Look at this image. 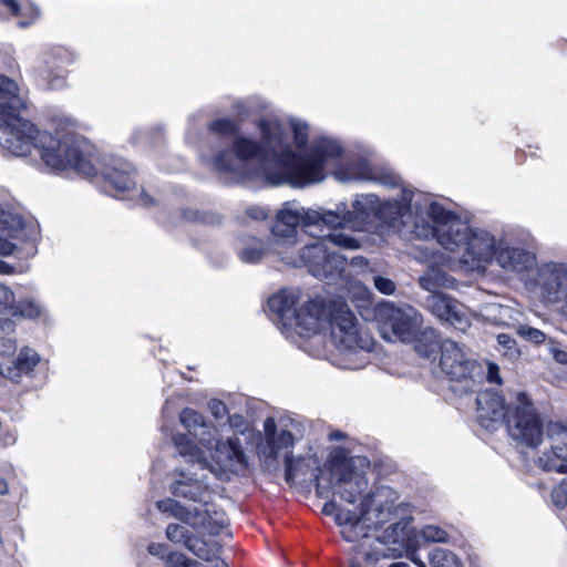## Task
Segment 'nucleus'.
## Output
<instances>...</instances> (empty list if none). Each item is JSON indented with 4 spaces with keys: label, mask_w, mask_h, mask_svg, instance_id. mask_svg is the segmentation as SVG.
I'll return each mask as SVG.
<instances>
[{
    "label": "nucleus",
    "mask_w": 567,
    "mask_h": 567,
    "mask_svg": "<svg viewBox=\"0 0 567 567\" xmlns=\"http://www.w3.org/2000/svg\"><path fill=\"white\" fill-rule=\"evenodd\" d=\"M486 379L491 383L501 384L499 371L496 364L491 362L487 364Z\"/></svg>",
    "instance_id": "obj_46"
},
{
    "label": "nucleus",
    "mask_w": 567,
    "mask_h": 567,
    "mask_svg": "<svg viewBox=\"0 0 567 567\" xmlns=\"http://www.w3.org/2000/svg\"><path fill=\"white\" fill-rule=\"evenodd\" d=\"M517 333L525 340L535 344H540L546 339V334L543 331L525 324H522L517 328Z\"/></svg>",
    "instance_id": "obj_39"
},
{
    "label": "nucleus",
    "mask_w": 567,
    "mask_h": 567,
    "mask_svg": "<svg viewBox=\"0 0 567 567\" xmlns=\"http://www.w3.org/2000/svg\"><path fill=\"white\" fill-rule=\"evenodd\" d=\"M157 508L171 513L176 519L189 525L198 533L217 535L228 525V519L210 501L200 505L184 506L174 499L157 502Z\"/></svg>",
    "instance_id": "obj_12"
},
{
    "label": "nucleus",
    "mask_w": 567,
    "mask_h": 567,
    "mask_svg": "<svg viewBox=\"0 0 567 567\" xmlns=\"http://www.w3.org/2000/svg\"><path fill=\"white\" fill-rule=\"evenodd\" d=\"M14 302L13 292L7 286L0 284V313L10 316Z\"/></svg>",
    "instance_id": "obj_41"
},
{
    "label": "nucleus",
    "mask_w": 567,
    "mask_h": 567,
    "mask_svg": "<svg viewBox=\"0 0 567 567\" xmlns=\"http://www.w3.org/2000/svg\"><path fill=\"white\" fill-rule=\"evenodd\" d=\"M341 437H343V434L340 432L331 434V439L333 440H340Z\"/></svg>",
    "instance_id": "obj_54"
},
{
    "label": "nucleus",
    "mask_w": 567,
    "mask_h": 567,
    "mask_svg": "<svg viewBox=\"0 0 567 567\" xmlns=\"http://www.w3.org/2000/svg\"><path fill=\"white\" fill-rule=\"evenodd\" d=\"M420 192L404 189L400 200H388L383 204L379 203V198L373 194L361 195L352 203V209H348L346 203H339L334 209H328V213L337 215L338 221L328 223V227L344 231L350 227L355 231L369 230L372 218L389 225V227L400 230L402 227H411L414 233V223L416 217V208L414 199Z\"/></svg>",
    "instance_id": "obj_6"
},
{
    "label": "nucleus",
    "mask_w": 567,
    "mask_h": 567,
    "mask_svg": "<svg viewBox=\"0 0 567 567\" xmlns=\"http://www.w3.org/2000/svg\"><path fill=\"white\" fill-rule=\"evenodd\" d=\"M564 357H566V353H563V355H560V358H558V361H561V359H564Z\"/></svg>",
    "instance_id": "obj_57"
},
{
    "label": "nucleus",
    "mask_w": 567,
    "mask_h": 567,
    "mask_svg": "<svg viewBox=\"0 0 567 567\" xmlns=\"http://www.w3.org/2000/svg\"><path fill=\"white\" fill-rule=\"evenodd\" d=\"M419 285L426 291L437 293L441 288L451 289L456 286V280L443 271L440 267L431 265L419 278Z\"/></svg>",
    "instance_id": "obj_30"
},
{
    "label": "nucleus",
    "mask_w": 567,
    "mask_h": 567,
    "mask_svg": "<svg viewBox=\"0 0 567 567\" xmlns=\"http://www.w3.org/2000/svg\"><path fill=\"white\" fill-rule=\"evenodd\" d=\"M0 90H4L7 93H12L17 90V82L7 76L0 75Z\"/></svg>",
    "instance_id": "obj_47"
},
{
    "label": "nucleus",
    "mask_w": 567,
    "mask_h": 567,
    "mask_svg": "<svg viewBox=\"0 0 567 567\" xmlns=\"http://www.w3.org/2000/svg\"><path fill=\"white\" fill-rule=\"evenodd\" d=\"M413 341H415L416 352L423 358H435L437 350L441 351L442 342L440 341L436 331L432 328H427L422 331Z\"/></svg>",
    "instance_id": "obj_33"
},
{
    "label": "nucleus",
    "mask_w": 567,
    "mask_h": 567,
    "mask_svg": "<svg viewBox=\"0 0 567 567\" xmlns=\"http://www.w3.org/2000/svg\"><path fill=\"white\" fill-rule=\"evenodd\" d=\"M0 8L19 18L21 28L30 25L38 17V9L29 0H0Z\"/></svg>",
    "instance_id": "obj_31"
},
{
    "label": "nucleus",
    "mask_w": 567,
    "mask_h": 567,
    "mask_svg": "<svg viewBox=\"0 0 567 567\" xmlns=\"http://www.w3.org/2000/svg\"><path fill=\"white\" fill-rule=\"evenodd\" d=\"M431 567H463L460 558L452 551L444 548H434L429 554Z\"/></svg>",
    "instance_id": "obj_34"
},
{
    "label": "nucleus",
    "mask_w": 567,
    "mask_h": 567,
    "mask_svg": "<svg viewBox=\"0 0 567 567\" xmlns=\"http://www.w3.org/2000/svg\"><path fill=\"white\" fill-rule=\"evenodd\" d=\"M369 467L370 461L365 456H350L341 447L331 452L316 477L317 494L320 497H332L322 507L326 515H334L337 522L340 509L359 512L363 507H372L370 498L375 488L365 493L368 481L364 474Z\"/></svg>",
    "instance_id": "obj_5"
},
{
    "label": "nucleus",
    "mask_w": 567,
    "mask_h": 567,
    "mask_svg": "<svg viewBox=\"0 0 567 567\" xmlns=\"http://www.w3.org/2000/svg\"><path fill=\"white\" fill-rule=\"evenodd\" d=\"M409 558H410V559H411L415 565H417L419 567H426V566H425V564H424L422 560H420V559H417V558L415 557V554H414V553L410 554V555H409Z\"/></svg>",
    "instance_id": "obj_52"
},
{
    "label": "nucleus",
    "mask_w": 567,
    "mask_h": 567,
    "mask_svg": "<svg viewBox=\"0 0 567 567\" xmlns=\"http://www.w3.org/2000/svg\"><path fill=\"white\" fill-rule=\"evenodd\" d=\"M308 461L302 457L295 458L292 455H286L285 478L292 483L297 477L303 474V467Z\"/></svg>",
    "instance_id": "obj_35"
},
{
    "label": "nucleus",
    "mask_w": 567,
    "mask_h": 567,
    "mask_svg": "<svg viewBox=\"0 0 567 567\" xmlns=\"http://www.w3.org/2000/svg\"><path fill=\"white\" fill-rule=\"evenodd\" d=\"M185 218L190 221L195 223H204V224H215L218 221V217L206 212H198V210H186Z\"/></svg>",
    "instance_id": "obj_43"
},
{
    "label": "nucleus",
    "mask_w": 567,
    "mask_h": 567,
    "mask_svg": "<svg viewBox=\"0 0 567 567\" xmlns=\"http://www.w3.org/2000/svg\"><path fill=\"white\" fill-rule=\"evenodd\" d=\"M296 426L289 417H267L264 422L265 440L258 446L259 455L264 458H276L280 453H285V456L290 454Z\"/></svg>",
    "instance_id": "obj_16"
},
{
    "label": "nucleus",
    "mask_w": 567,
    "mask_h": 567,
    "mask_svg": "<svg viewBox=\"0 0 567 567\" xmlns=\"http://www.w3.org/2000/svg\"><path fill=\"white\" fill-rule=\"evenodd\" d=\"M370 503L371 508L340 509L337 515L343 539L355 543L350 567H370L382 558H399L408 548L412 518L406 514L408 505L399 501L396 491L378 486Z\"/></svg>",
    "instance_id": "obj_2"
},
{
    "label": "nucleus",
    "mask_w": 567,
    "mask_h": 567,
    "mask_svg": "<svg viewBox=\"0 0 567 567\" xmlns=\"http://www.w3.org/2000/svg\"><path fill=\"white\" fill-rule=\"evenodd\" d=\"M189 465L187 468L177 471L178 478L172 483V492L177 497H183L192 501L193 505H200L210 501L212 493L208 483L206 482L207 475L205 472L198 474L200 471L184 458Z\"/></svg>",
    "instance_id": "obj_17"
},
{
    "label": "nucleus",
    "mask_w": 567,
    "mask_h": 567,
    "mask_svg": "<svg viewBox=\"0 0 567 567\" xmlns=\"http://www.w3.org/2000/svg\"><path fill=\"white\" fill-rule=\"evenodd\" d=\"M178 454L186 458L193 467H198L200 472H209L216 477H223L228 473H236L247 466L246 455L240 446L238 437H228L223 442L216 432V441L213 444L212 457L214 464L209 463L193 441L186 434H176L173 437Z\"/></svg>",
    "instance_id": "obj_9"
},
{
    "label": "nucleus",
    "mask_w": 567,
    "mask_h": 567,
    "mask_svg": "<svg viewBox=\"0 0 567 567\" xmlns=\"http://www.w3.org/2000/svg\"><path fill=\"white\" fill-rule=\"evenodd\" d=\"M328 328L336 347L344 357V368L357 370L364 367L373 349V338L359 327L355 316L342 299L330 300Z\"/></svg>",
    "instance_id": "obj_8"
},
{
    "label": "nucleus",
    "mask_w": 567,
    "mask_h": 567,
    "mask_svg": "<svg viewBox=\"0 0 567 567\" xmlns=\"http://www.w3.org/2000/svg\"><path fill=\"white\" fill-rule=\"evenodd\" d=\"M64 85V79L62 76H59L52 81H50V86L52 89H59V87H62Z\"/></svg>",
    "instance_id": "obj_51"
},
{
    "label": "nucleus",
    "mask_w": 567,
    "mask_h": 567,
    "mask_svg": "<svg viewBox=\"0 0 567 567\" xmlns=\"http://www.w3.org/2000/svg\"><path fill=\"white\" fill-rule=\"evenodd\" d=\"M93 159L96 166V171L92 175H80L91 178L97 174H102L104 179L118 193L124 194L128 192L134 185L135 181L133 177V167L130 163L122 158H112L110 163L103 164L97 155L96 148L94 147Z\"/></svg>",
    "instance_id": "obj_21"
},
{
    "label": "nucleus",
    "mask_w": 567,
    "mask_h": 567,
    "mask_svg": "<svg viewBox=\"0 0 567 567\" xmlns=\"http://www.w3.org/2000/svg\"><path fill=\"white\" fill-rule=\"evenodd\" d=\"M564 357H566V353H563V355H560V358H558V361H561V359H564Z\"/></svg>",
    "instance_id": "obj_55"
},
{
    "label": "nucleus",
    "mask_w": 567,
    "mask_h": 567,
    "mask_svg": "<svg viewBox=\"0 0 567 567\" xmlns=\"http://www.w3.org/2000/svg\"><path fill=\"white\" fill-rule=\"evenodd\" d=\"M260 143L237 136L233 151L217 154L212 167L234 181L262 176L271 185L289 184L305 187L326 178L327 168L342 155L340 143L329 136L313 138L309 145V126L291 118L288 124L278 118L258 123Z\"/></svg>",
    "instance_id": "obj_1"
},
{
    "label": "nucleus",
    "mask_w": 567,
    "mask_h": 567,
    "mask_svg": "<svg viewBox=\"0 0 567 567\" xmlns=\"http://www.w3.org/2000/svg\"><path fill=\"white\" fill-rule=\"evenodd\" d=\"M208 408L216 419H221L227 414V408L225 403L219 400H210Z\"/></svg>",
    "instance_id": "obj_45"
},
{
    "label": "nucleus",
    "mask_w": 567,
    "mask_h": 567,
    "mask_svg": "<svg viewBox=\"0 0 567 567\" xmlns=\"http://www.w3.org/2000/svg\"><path fill=\"white\" fill-rule=\"evenodd\" d=\"M338 221L337 215L326 208L306 209L298 202H287L278 210L272 226V249L285 262L287 255H295L298 244V226H310Z\"/></svg>",
    "instance_id": "obj_10"
},
{
    "label": "nucleus",
    "mask_w": 567,
    "mask_h": 567,
    "mask_svg": "<svg viewBox=\"0 0 567 567\" xmlns=\"http://www.w3.org/2000/svg\"><path fill=\"white\" fill-rule=\"evenodd\" d=\"M248 216L256 220H262L267 218V213L264 208L260 207H251L247 210Z\"/></svg>",
    "instance_id": "obj_48"
},
{
    "label": "nucleus",
    "mask_w": 567,
    "mask_h": 567,
    "mask_svg": "<svg viewBox=\"0 0 567 567\" xmlns=\"http://www.w3.org/2000/svg\"><path fill=\"white\" fill-rule=\"evenodd\" d=\"M10 195L6 189H0V255H11L16 248L13 240L20 238L23 229L22 218L13 213L10 207ZM8 265L0 260V271H7Z\"/></svg>",
    "instance_id": "obj_18"
},
{
    "label": "nucleus",
    "mask_w": 567,
    "mask_h": 567,
    "mask_svg": "<svg viewBox=\"0 0 567 567\" xmlns=\"http://www.w3.org/2000/svg\"><path fill=\"white\" fill-rule=\"evenodd\" d=\"M39 354L30 349H21L17 359L12 362V365L0 368V373L12 381H19L24 374H29L34 367L39 363Z\"/></svg>",
    "instance_id": "obj_29"
},
{
    "label": "nucleus",
    "mask_w": 567,
    "mask_h": 567,
    "mask_svg": "<svg viewBox=\"0 0 567 567\" xmlns=\"http://www.w3.org/2000/svg\"><path fill=\"white\" fill-rule=\"evenodd\" d=\"M25 94L0 90V145L14 156H27L38 148L44 165L54 172L92 175L96 171L94 145L72 134L53 136L17 114L27 107Z\"/></svg>",
    "instance_id": "obj_3"
},
{
    "label": "nucleus",
    "mask_w": 567,
    "mask_h": 567,
    "mask_svg": "<svg viewBox=\"0 0 567 567\" xmlns=\"http://www.w3.org/2000/svg\"><path fill=\"white\" fill-rule=\"evenodd\" d=\"M336 177L341 182L369 181L379 182L384 186H396L400 178L392 172L375 168L364 158H355L336 171Z\"/></svg>",
    "instance_id": "obj_19"
},
{
    "label": "nucleus",
    "mask_w": 567,
    "mask_h": 567,
    "mask_svg": "<svg viewBox=\"0 0 567 567\" xmlns=\"http://www.w3.org/2000/svg\"><path fill=\"white\" fill-rule=\"evenodd\" d=\"M497 343L499 346V351L509 359H515L519 355V350L517 348L516 341L508 334L501 333L497 336Z\"/></svg>",
    "instance_id": "obj_37"
},
{
    "label": "nucleus",
    "mask_w": 567,
    "mask_h": 567,
    "mask_svg": "<svg viewBox=\"0 0 567 567\" xmlns=\"http://www.w3.org/2000/svg\"><path fill=\"white\" fill-rule=\"evenodd\" d=\"M414 206L417 212L414 223L416 237H435L444 249L458 254L460 262L468 270L483 269L491 262L497 247L494 235L488 230L471 227L426 195H417Z\"/></svg>",
    "instance_id": "obj_4"
},
{
    "label": "nucleus",
    "mask_w": 567,
    "mask_h": 567,
    "mask_svg": "<svg viewBox=\"0 0 567 567\" xmlns=\"http://www.w3.org/2000/svg\"><path fill=\"white\" fill-rule=\"evenodd\" d=\"M476 406L477 421L487 431L501 427L508 416L504 399L494 390L481 391L476 398Z\"/></svg>",
    "instance_id": "obj_22"
},
{
    "label": "nucleus",
    "mask_w": 567,
    "mask_h": 567,
    "mask_svg": "<svg viewBox=\"0 0 567 567\" xmlns=\"http://www.w3.org/2000/svg\"><path fill=\"white\" fill-rule=\"evenodd\" d=\"M505 423L508 435L520 444L535 447L542 441L543 424L524 393H518L516 401L509 404Z\"/></svg>",
    "instance_id": "obj_15"
},
{
    "label": "nucleus",
    "mask_w": 567,
    "mask_h": 567,
    "mask_svg": "<svg viewBox=\"0 0 567 567\" xmlns=\"http://www.w3.org/2000/svg\"><path fill=\"white\" fill-rule=\"evenodd\" d=\"M542 296L549 302H564L567 307V266L564 264L544 265L538 272Z\"/></svg>",
    "instance_id": "obj_24"
},
{
    "label": "nucleus",
    "mask_w": 567,
    "mask_h": 567,
    "mask_svg": "<svg viewBox=\"0 0 567 567\" xmlns=\"http://www.w3.org/2000/svg\"><path fill=\"white\" fill-rule=\"evenodd\" d=\"M547 437L550 441V451L538 457V466L544 471L567 473V426L557 422L549 423ZM551 501L559 508L567 505V478L553 488Z\"/></svg>",
    "instance_id": "obj_13"
},
{
    "label": "nucleus",
    "mask_w": 567,
    "mask_h": 567,
    "mask_svg": "<svg viewBox=\"0 0 567 567\" xmlns=\"http://www.w3.org/2000/svg\"><path fill=\"white\" fill-rule=\"evenodd\" d=\"M301 292L299 289H282L268 299V308L279 319L288 324L292 323L297 313L296 305L299 301Z\"/></svg>",
    "instance_id": "obj_28"
},
{
    "label": "nucleus",
    "mask_w": 567,
    "mask_h": 567,
    "mask_svg": "<svg viewBox=\"0 0 567 567\" xmlns=\"http://www.w3.org/2000/svg\"><path fill=\"white\" fill-rule=\"evenodd\" d=\"M41 313V308L38 303L32 300L20 301L19 303L13 305L12 311L10 316L12 317H23L28 319H32L38 317Z\"/></svg>",
    "instance_id": "obj_36"
},
{
    "label": "nucleus",
    "mask_w": 567,
    "mask_h": 567,
    "mask_svg": "<svg viewBox=\"0 0 567 567\" xmlns=\"http://www.w3.org/2000/svg\"><path fill=\"white\" fill-rule=\"evenodd\" d=\"M274 251L272 243L266 245L258 238H248L243 243V247L238 251L241 261L246 264H255L260 261L268 251Z\"/></svg>",
    "instance_id": "obj_32"
},
{
    "label": "nucleus",
    "mask_w": 567,
    "mask_h": 567,
    "mask_svg": "<svg viewBox=\"0 0 567 567\" xmlns=\"http://www.w3.org/2000/svg\"><path fill=\"white\" fill-rule=\"evenodd\" d=\"M374 286L381 293L384 295H392L395 291V284L391 279L384 278L382 276L374 277Z\"/></svg>",
    "instance_id": "obj_44"
},
{
    "label": "nucleus",
    "mask_w": 567,
    "mask_h": 567,
    "mask_svg": "<svg viewBox=\"0 0 567 567\" xmlns=\"http://www.w3.org/2000/svg\"><path fill=\"white\" fill-rule=\"evenodd\" d=\"M166 564L168 567H199L196 560L188 558L182 553H171L166 557Z\"/></svg>",
    "instance_id": "obj_40"
},
{
    "label": "nucleus",
    "mask_w": 567,
    "mask_h": 567,
    "mask_svg": "<svg viewBox=\"0 0 567 567\" xmlns=\"http://www.w3.org/2000/svg\"><path fill=\"white\" fill-rule=\"evenodd\" d=\"M354 250L360 248V239L346 231L333 229L320 239L302 246L297 254L287 255L285 262L293 267L305 266L309 272L322 280H333L341 276L346 267V258L330 251L328 245Z\"/></svg>",
    "instance_id": "obj_7"
},
{
    "label": "nucleus",
    "mask_w": 567,
    "mask_h": 567,
    "mask_svg": "<svg viewBox=\"0 0 567 567\" xmlns=\"http://www.w3.org/2000/svg\"><path fill=\"white\" fill-rule=\"evenodd\" d=\"M494 257L501 268L514 274L528 271L536 265L534 254L522 247L503 243L498 244Z\"/></svg>",
    "instance_id": "obj_26"
},
{
    "label": "nucleus",
    "mask_w": 567,
    "mask_h": 567,
    "mask_svg": "<svg viewBox=\"0 0 567 567\" xmlns=\"http://www.w3.org/2000/svg\"><path fill=\"white\" fill-rule=\"evenodd\" d=\"M564 357H566V353H563V355H560V358H558V361H561V359H564Z\"/></svg>",
    "instance_id": "obj_56"
},
{
    "label": "nucleus",
    "mask_w": 567,
    "mask_h": 567,
    "mask_svg": "<svg viewBox=\"0 0 567 567\" xmlns=\"http://www.w3.org/2000/svg\"><path fill=\"white\" fill-rule=\"evenodd\" d=\"M330 317V300L316 298L303 303L295 315L292 322L302 336L317 334L328 329Z\"/></svg>",
    "instance_id": "obj_20"
},
{
    "label": "nucleus",
    "mask_w": 567,
    "mask_h": 567,
    "mask_svg": "<svg viewBox=\"0 0 567 567\" xmlns=\"http://www.w3.org/2000/svg\"><path fill=\"white\" fill-rule=\"evenodd\" d=\"M426 309L442 321L460 331H466L471 323L463 306L445 293L429 295L424 301Z\"/></svg>",
    "instance_id": "obj_23"
},
{
    "label": "nucleus",
    "mask_w": 567,
    "mask_h": 567,
    "mask_svg": "<svg viewBox=\"0 0 567 567\" xmlns=\"http://www.w3.org/2000/svg\"><path fill=\"white\" fill-rule=\"evenodd\" d=\"M147 549H148V553H150L151 555H154V556H162V555H164V553H165V546H164V545H162V544H155V543H153V544H151V545L148 546V548H147Z\"/></svg>",
    "instance_id": "obj_49"
},
{
    "label": "nucleus",
    "mask_w": 567,
    "mask_h": 567,
    "mask_svg": "<svg viewBox=\"0 0 567 567\" xmlns=\"http://www.w3.org/2000/svg\"><path fill=\"white\" fill-rule=\"evenodd\" d=\"M179 422L207 450L213 447L218 429L206 422L200 413L193 409H184L179 413Z\"/></svg>",
    "instance_id": "obj_27"
},
{
    "label": "nucleus",
    "mask_w": 567,
    "mask_h": 567,
    "mask_svg": "<svg viewBox=\"0 0 567 567\" xmlns=\"http://www.w3.org/2000/svg\"><path fill=\"white\" fill-rule=\"evenodd\" d=\"M140 200H141V204L144 206H150L153 204L152 198L147 194H145L143 190H141Z\"/></svg>",
    "instance_id": "obj_50"
},
{
    "label": "nucleus",
    "mask_w": 567,
    "mask_h": 567,
    "mask_svg": "<svg viewBox=\"0 0 567 567\" xmlns=\"http://www.w3.org/2000/svg\"><path fill=\"white\" fill-rule=\"evenodd\" d=\"M420 537L429 543H443L447 540V534L441 527L426 525L420 530Z\"/></svg>",
    "instance_id": "obj_38"
},
{
    "label": "nucleus",
    "mask_w": 567,
    "mask_h": 567,
    "mask_svg": "<svg viewBox=\"0 0 567 567\" xmlns=\"http://www.w3.org/2000/svg\"><path fill=\"white\" fill-rule=\"evenodd\" d=\"M166 537L178 545L185 546L195 556L206 561H212L220 551L217 543H208L189 532V529L179 524H169L166 527Z\"/></svg>",
    "instance_id": "obj_25"
},
{
    "label": "nucleus",
    "mask_w": 567,
    "mask_h": 567,
    "mask_svg": "<svg viewBox=\"0 0 567 567\" xmlns=\"http://www.w3.org/2000/svg\"><path fill=\"white\" fill-rule=\"evenodd\" d=\"M8 492V486L4 480L0 477V495H4Z\"/></svg>",
    "instance_id": "obj_53"
},
{
    "label": "nucleus",
    "mask_w": 567,
    "mask_h": 567,
    "mask_svg": "<svg viewBox=\"0 0 567 567\" xmlns=\"http://www.w3.org/2000/svg\"><path fill=\"white\" fill-rule=\"evenodd\" d=\"M381 334L389 341H413L420 332L423 319L421 313L406 303L385 302L379 309Z\"/></svg>",
    "instance_id": "obj_14"
},
{
    "label": "nucleus",
    "mask_w": 567,
    "mask_h": 567,
    "mask_svg": "<svg viewBox=\"0 0 567 567\" xmlns=\"http://www.w3.org/2000/svg\"><path fill=\"white\" fill-rule=\"evenodd\" d=\"M440 368L451 381L461 383L460 391L466 393L476 390L485 373L465 347L451 339L442 341Z\"/></svg>",
    "instance_id": "obj_11"
},
{
    "label": "nucleus",
    "mask_w": 567,
    "mask_h": 567,
    "mask_svg": "<svg viewBox=\"0 0 567 567\" xmlns=\"http://www.w3.org/2000/svg\"><path fill=\"white\" fill-rule=\"evenodd\" d=\"M209 128L217 134L231 135L236 132V124L229 118H220L212 122Z\"/></svg>",
    "instance_id": "obj_42"
}]
</instances>
